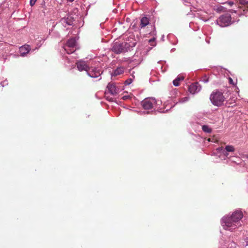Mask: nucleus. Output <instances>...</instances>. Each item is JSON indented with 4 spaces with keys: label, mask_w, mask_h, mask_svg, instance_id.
<instances>
[{
    "label": "nucleus",
    "mask_w": 248,
    "mask_h": 248,
    "mask_svg": "<svg viewBox=\"0 0 248 248\" xmlns=\"http://www.w3.org/2000/svg\"><path fill=\"white\" fill-rule=\"evenodd\" d=\"M227 248H237L236 244L235 243L232 242L229 244Z\"/></svg>",
    "instance_id": "23"
},
{
    "label": "nucleus",
    "mask_w": 248,
    "mask_h": 248,
    "mask_svg": "<svg viewBox=\"0 0 248 248\" xmlns=\"http://www.w3.org/2000/svg\"><path fill=\"white\" fill-rule=\"evenodd\" d=\"M221 4L223 5H228L230 6H232L233 4V3L232 2H229V3H222Z\"/></svg>",
    "instance_id": "27"
},
{
    "label": "nucleus",
    "mask_w": 248,
    "mask_h": 248,
    "mask_svg": "<svg viewBox=\"0 0 248 248\" xmlns=\"http://www.w3.org/2000/svg\"><path fill=\"white\" fill-rule=\"evenodd\" d=\"M234 150V147L232 145H227L224 149H223L222 147L220 148L218 147V154L220 153H222L225 156L227 157L228 155L227 152H233Z\"/></svg>",
    "instance_id": "8"
},
{
    "label": "nucleus",
    "mask_w": 248,
    "mask_h": 248,
    "mask_svg": "<svg viewBox=\"0 0 248 248\" xmlns=\"http://www.w3.org/2000/svg\"><path fill=\"white\" fill-rule=\"evenodd\" d=\"M139 113L140 115H142V114H149V111H140V112H139Z\"/></svg>",
    "instance_id": "28"
},
{
    "label": "nucleus",
    "mask_w": 248,
    "mask_h": 248,
    "mask_svg": "<svg viewBox=\"0 0 248 248\" xmlns=\"http://www.w3.org/2000/svg\"><path fill=\"white\" fill-rule=\"evenodd\" d=\"M134 73V72L133 71L132 73V78H129L124 81V84L125 85H129L132 82L133 79L134 78V76L133 75Z\"/></svg>",
    "instance_id": "20"
},
{
    "label": "nucleus",
    "mask_w": 248,
    "mask_h": 248,
    "mask_svg": "<svg viewBox=\"0 0 248 248\" xmlns=\"http://www.w3.org/2000/svg\"><path fill=\"white\" fill-rule=\"evenodd\" d=\"M202 87L198 83H194L191 84L188 88V91L190 93L195 94L198 93L201 90Z\"/></svg>",
    "instance_id": "7"
},
{
    "label": "nucleus",
    "mask_w": 248,
    "mask_h": 248,
    "mask_svg": "<svg viewBox=\"0 0 248 248\" xmlns=\"http://www.w3.org/2000/svg\"><path fill=\"white\" fill-rule=\"evenodd\" d=\"M184 77L179 76H178L173 81V84L174 86L177 87L180 85L179 82L180 81H182L184 79Z\"/></svg>",
    "instance_id": "17"
},
{
    "label": "nucleus",
    "mask_w": 248,
    "mask_h": 248,
    "mask_svg": "<svg viewBox=\"0 0 248 248\" xmlns=\"http://www.w3.org/2000/svg\"><path fill=\"white\" fill-rule=\"evenodd\" d=\"M215 155V153L214 152L212 155Z\"/></svg>",
    "instance_id": "36"
},
{
    "label": "nucleus",
    "mask_w": 248,
    "mask_h": 248,
    "mask_svg": "<svg viewBox=\"0 0 248 248\" xmlns=\"http://www.w3.org/2000/svg\"><path fill=\"white\" fill-rule=\"evenodd\" d=\"M68 2H72L73 1H74L75 0H66Z\"/></svg>",
    "instance_id": "32"
},
{
    "label": "nucleus",
    "mask_w": 248,
    "mask_h": 248,
    "mask_svg": "<svg viewBox=\"0 0 248 248\" xmlns=\"http://www.w3.org/2000/svg\"><path fill=\"white\" fill-rule=\"evenodd\" d=\"M77 67L79 71H87L88 70L89 67L87 63L82 60H80L76 62Z\"/></svg>",
    "instance_id": "10"
},
{
    "label": "nucleus",
    "mask_w": 248,
    "mask_h": 248,
    "mask_svg": "<svg viewBox=\"0 0 248 248\" xmlns=\"http://www.w3.org/2000/svg\"><path fill=\"white\" fill-rule=\"evenodd\" d=\"M227 7L223 6L221 5L218 4V12L223 11L224 9H226Z\"/></svg>",
    "instance_id": "24"
},
{
    "label": "nucleus",
    "mask_w": 248,
    "mask_h": 248,
    "mask_svg": "<svg viewBox=\"0 0 248 248\" xmlns=\"http://www.w3.org/2000/svg\"><path fill=\"white\" fill-rule=\"evenodd\" d=\"M107 88L108 92L112 95L117 94L120 91V89L116 86L114 83H109Z\"/></svg>",
    "instance_id": "9"
},
{
    "label": "nucleus",
    "mask_w": 248,
    "mask_h": 248,
    "mask_svg": "<svg viewBox=\"0 0 248 248\" xmlns=\"http://www.w3.org/2000/svg\"><path fill=\"white\" fill-rule=\"evenodd\" d=\"M36 0H30V5L31 6H33L35 4Z\"/></svg>",
    "instance_id": "26"
},
{
    "label": "nucleus",
    "mask_w": 248,
    "mask_h": 248,
    "mask_svg": "<svg viewBox=\"0 0 248 248\" xmlns=\"http://www.w3.org/2000/svg\"><path fill=\"white\" fill-rule=\"evenodd\" d=\"M87 74L92 78H98L96 80H99L101 79V75L102 74L101 69L98 67H89L88 70L87 71Z\"/></svg>",
    "instance_id": "4"
},
{
    "label": "nucleus",
    "mask_w": 248,
    "mask_h": 248,
    "mask_svg": "<svg viewBox=\"0 0 248 248\" xmlns=\"http://www.w3.org/2000/svg\"><path fill=\"white\" fill-rule=\"evenodd\" d=\"M231 21V15L229 13H225L219 17V22L218 25L221 27H226L229 25Z\"/></svg>",
    "instance_id": "6"
},
{
    "label": "nucleus",
    "mask_w": 248,
    "mask_h": 248,
    "mask_svg": "<svg viewBox=\"0 0 248 248\" xmlns=\"http://www.w3.org/2000/svg\"><path fill=\"white\" fill-rule=\"evenodd\" d=\"M155 40V38H152V39H151L149 40V42H150V43H152V42H154Z\"/></svg>",
    "instance_id": "31"
},
{
    "label": "nucleus",
    "mask_w": 248,
    "mask_h": 248,
    "mask_svg": "<svg viewBox=\"0 0 248 248\" xmlns=\"http://www.w3.org/2000/svg\"><path fill=\"white\" fill-rule=\"evenodd\" d=\"M30 51H31L30 46L28 45H24L19 48V52L22 57L26 56Z\"/></svg>",
    "instance_id": "11"
},
{
    "label": "nucleus",
    "mask_w": 248,
    "mask_h": 248,
    "mask_svg": "<svg viewBox=\"0 0 248 248\" xmlns=\"http://www.w3.org/2000/svg\"><path fill=\"white\" fill-rule=\"evenodd\" d=\"M129 98V95H124L122 97V99L123 100H126V99H128Z\"/></svg>",
    "instance_id": "29"
},
{
    "label": "nucleus",
    "mask_w": 248,
    "mask_h": 248,
    "mask_svg": "<svg viewBox=\"0 0 248 248\" xmlns=\"http://www.w3.org/2000/svg\"><path fill=\"white\" fill-rule=\"evenodd\" d=\"M41 46V44H40V45L38 46V47H36V48L34 49V50H35V49H38V48L39 47H40ZM33 50H34V49H33Z\"/></svg>",
    "instance_id": "33"
},
{
    "label": "nucleus",
    "mask_w": 248,
    "mask_h": 248,
    "mask_svg": "<svg viewBox=\"0 0 248 248\" xmlns=\"http://www.w3.org/2000/svg\"><path fill=\"white\" fill-rule=\"evenodd\" d=\"M76 44V40L75 38H72L67 41L66 45L64 47V50L67 54L73 53L75 49H74Z\"/></svg>",
    "instance_id": "5"
},
{
    "label": "nucleus",
    "mask_w": 248,
    "mask_h": 248,
    "mask_svg": "<svg viewBox=\"0 0 248 248\" xmlns=\"http://www.w3.org/2000/svg\"><path fill=\"white\" fill-rule=\"evenodd\" d=\"M229 82L231 84H232V85L234 84V83L233 82V80L231 78H229Z\"/></svg>",
    "instance_id": "30"
},
{
    "label": "nucleus",
    "mask_w": 248,
    "mask_h": 248,
    "mask_svg": "<svg viewBox=\"0 0 248 248\" xmlns=\"http://www.w3.org/2000/svg\"><path fill=\"white\" fill-rule=\"evenodd\" d=\"M226 97L222 93L218 92V107L222 105L225 100Z\"/></svg>",
    "instance_id": "15"
},
{
    "label": "nucleus",
    "mask_w": 248,
    "mask_h": 248,
    "mask_svg": "<svg viewBox=\"0 0 248 248\" xmlns=\"http://www.w3.org/2000/svg\"><path fill=\"white\" fill-rule=\"evenodd\" d=\"M0 84L2 87H4L8 85V81L7 80H5L0 83Z\"/></svg>",
    "instance_id": "25"
},
{
    "label": "nucleus",
    "mask_w": 248,
    "mask_h": 248,
    "mask_svg": "<svg viewBox=\"0 0 248 248\" xmlns=\"http://www.w3.org/2000/svg\"><path fill=\"white\" fill-rule=\"evenodd\" d=\"M162 104L161 100H156L154 97L146 98L141 102L142 108L145 110L154 109V110L160 113H166L169 109H165L164 108H161Z\"/></svg>",
    "instance_id": "2"
},
{
    "label": "nucleus",
    "mask_w": 248,
    "mask_h": 248,
    "mask_svg": "<svg viewBox=\"0 0 248 248\" xmlns=\"http://www.w3.org/2000/svg\"><path fill=\"white\" fill-rule=\"evenodd\" d=\"M210 100L214 105L217 106V90H215L212 92L210 95Z\"/></svg>",
    "instance_id": "12"
},
{
    "label": "nucleus",
    "mask_w": 248,
    "mask_h": 248,
    "mask_svg": "<svg viewBox=\"0 0 248 248\" xmlns=\"http://www.w3.org/2000/svg\"><path fill=\"white\" fill-rule=\"evenodd\" d=\"M247 245L248 246V241L247 242Z\"/></svg>",
    "instance_id": "37"
},
{
    "label": "nucleus",
    "mask_w": 248,
    "mask_h": 248,
    "mask_svg": "<svg viewBox=\"0 0 248 248\" xmlns=\"http://www.w3.org/2000/svg\"><path fill=\"white\" fill-rule=\"evenodd\" d=\"M72 17H68L67 18H63L61 19V22L63 26L72 25L73 23V20Z\"/></svg>",
    "instance_id": "13"
},
{
    "label": "nucleus",
    "mask_w": 248,
    "mask_h": 248,
    "mask_svg": "<svg viewBox=\"0 0 248 248\" xmlns=\"http://www.w3.org/2000/svg\"><path fill=\"white\" fill-rule=\"evenodd\" d=\"M243 217L241 210H236L232 214L224 216L221 220V224L224 229L232 231L241 226L240 220Z\"/></svg>",
    "instance_id": "1"
},
{
    "label": "nucleus",
    "mask_w": 248,
    "mask_h": 248,
    "mask_svg": "<svg viewBox=\"0 0 248 248\" xmlns=\"http://www.w3.org/2000/svg\"><path fill=\"white\" fill-rule=\"evenodd\" d=\"M239 3L244 6L246 5V7L244 11L247 10L248 11V0H239Z\"/></svg>",
    "instance_id": "19"
},
{
    "label": "nucleus",
    "mask_w": 248,
    "mask_h": 248,
    "mask_svg": "<svg viewBox=\"0 0 248 248\" xmlns=\"http://www.w3.org/2000/svg\"><path fill=\"white\" fill-rule=\"evenodd\" d=\"M164 35H162V36L161 39H162V40H164Z\"/></svg>",
    "instance_id": "34"
},
{
    "label": "nucleus",
    "mask_w": 248,
    "mask_h": 248,
    "mask_svg": "<svg viewBox=\"0 0 248 248\" xmlns=\"http://www.w3.org/2000/svg\"><path fill=\"white\" fill-rule=\"evenodd\" d=\"M206 42L209 44V41L208 40V39H206Z\"/></svg>",
    "instance_id": "35"
},
{
    "label": "nucleus",
    "mask_w": 248,
    "mask_h": 248,
    "mask_svg": "<svg viewBox=\"0 0 248 248\" xmlns=\"http://www.w3.org/2000/svg\"><path fill=\"white\" fill-rule=\"evenodd\" d=\"M124 68L123 67H119L116 68L111 74V76H117L124 73Z\"/></svg>",
    "instance_id": "14"
},
{
    "label": "nucleus",
    "mask_w": 248,
    "mask_h": 248,
    "mask_svg": "<svg viewBox=\"0 0 248 248\" xmlns=\"http://www.w3.org/2000/svg\"><path fill=\"white\" fill-rule=\"evenodd\" d=\"M136 42L135 40L132 39L131 40H128V42H116L113 44L112 48L113 52L116 54L124 53L128 51H131L134 47L135 46Z\"/></svg>",
    "instance_id": "3"
},
{
    "label": "nucleus",
    "mask_w": 248,
    "mask_h": 248,
    "mask_svg": "<svg viewBox=\"0 0 248 248\" xmlns=\"http://www.w3.org/2000/svg\"><path fill=\"white\" fill-rule=\"evenodd\" d=\"M202 128L205 133H210L212 131V129L208 125H202Z\"/></svg>",
    "instance_id": "18"
},
{
    "label": "nucleus",
    "mask_w": 248,
    "mask_h": 248,
    "mask_svg": "<svg viewBox=\"0 0 248 248\" xmlns=\"http://www.w3.org/2000/svg\"><path fill=\"white\" fill-rule=\"evenodd\" d=\"M189 97L188 96H186L184 97H182L180 99L179 102L183 103L188 101L189 100Z\"/></svg>",
    "instance_id": "22"
},
{
    "label": "nucleus",
    "mask_w": 248,
    "mask_h": 248,
    "mask_svg": "<svg viewBox=\"0 0 248 248\" xmlns=\"http://www.w3.org/2000/svg\"><path fill=\"white\" fill-rule=\"evenodd\" d=\"M209 79H210L209 77H207L206 75H205L202 78L200 81H201L205 83H206L209 81Z\"/></svg>",
    "instance_id": "21"
},
{
    "label": "nucleus",
    "mask_w": 248,
    "mask_h": 248,
    "mask_svg": "<svg viewBox=\"0 0 248 248\" xmlns=\"http://www.w3.org/2000/svg\"><path fill=\"white\" fill-rule=\"evenodd\" d=\"M149 23V19L148 17H143L140 20V27L141 28H143L148 25Z\"/></svg>",
    "instance_id": "16"
}]
</instances>
